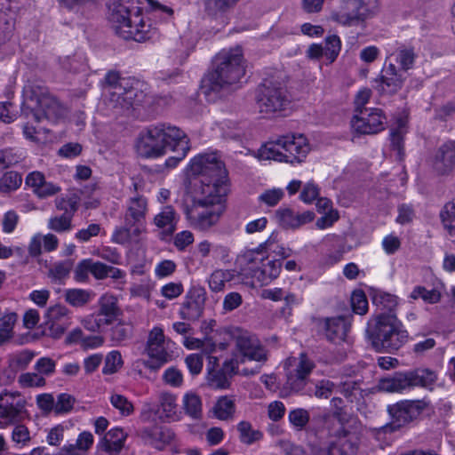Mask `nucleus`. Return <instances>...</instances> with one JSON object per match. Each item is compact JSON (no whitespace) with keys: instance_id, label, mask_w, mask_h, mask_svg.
Returning <instances> with one entry per match:
<instances>
[{"instance_id":"obj_1","label":"nucleus","mask_w":455,"mask_h":455,"mask_svg":"<svg viewBox=\"0 0 455 455\" xmlns=\"http://www.w3.org/2000/svg\"><path fill=\"white\" fill-rule=\"evenodd\" d=\"M189 172L198 176L193 201L223 204L228 191V172L216 153L200 154L191 159Z\"/></svg>"},{"instance_id":"obj_2","label":"nucleus","mask_w":455,"mask_h":455,"mask_svg":"<svg viewBox=\"0 0 455 455\" xmlns=\"http://www.w3.org/2000/svg\"><path fill=\"white\" fill-rule=\"evenodd\" d=\"M143 87L139 80L110 71L105 76V104L115 116L129 114L140 107L149 108L154 97L146 93Z\"/></svg>"},{"instance_id":"obj_3","label":"nucleus","mask_w":455,"mask_h":455,"mask_svg":"<svg viewBox=\"0 0 455 455\" xmlns=\"http://www.w3.org/2000/svg\"><path fill=\"white\" fill-rule=\"evenodd\" d=\"M108 20L115 33L125 39L145 42L157 35L156 28L142 15L132 0H116L109 5Z\"/></svg>"},{"instance_id":"obj_4","label":"nucleus","mask_w":455,"mask_h":455,"mask_svg":"<svg viewBox=\"0 0 455 455\" xmlns=\"http://www.w3.org/2000/svg\"><path fill=\"white\" fill-rule=\"evenodd\" d=\"M215 69L203 81L204 92H215L220 96L228 92L231 87H236L245 74L242 49L224 50L215 58Z\"/></svg>"},{"instance_id":"obj_5","label":"nucleus","mask_w":455,"mask_h":455,"mask_svg":"<svg viewBox=\"0 0 455 455\" xmlns=\"http://www.w3.org/2000/svg\"><path fill=\"white\" fill-rule=\"evenodd\" d=\"M366 337L377 352L393 353L409 339V333L395 314L379 313L368 321Z\"/></svg>"},{"instance_id":"obj_6","label":"nucleus","mask_w":455,"mask_h":455,"mask_svg":"<svg viewBox=\"0 0 455 455\" xmlns=\"http://www.w3.org/2000/svg\"><path fill=\"white\" fill-rule=\"evenodd\" d=\"M309 151L308 140L303 134L290 133L263 144L258 149L256 157L295 164L302 163Z\"/></svg>"},{"instance_id":"obj_7","label":"nucleus","mask_w":455,"mask_h":455,"mask_svg":"<svg viewBox=\"0 0 455 455\" xmlns=\"http://www.w3.org/2000/svg\"><path fill=\"white\" fill-rule=\"evenodd\" d=\"M185 138V132L169 124L150 125L142 131L136 143L138 154L145 158H157L166 154L169 148Z\"/></svg>"},{"instance_id":"obj_8","label":"nucleus","mask_w":455,"mask_h":455,"mask_svg":"<svg viewBox=\"0 0 455 455\" xmlns=\"http://www.w3.org/2000/svg\"><path fill=\"white\" fill-rule=\"evenodd\" d=\"M148 212V200L136 195L127 199L124 214V226L116 228L112 234V241L124 244L138 238L144 230Z\"/></svg>"},{"instance_id":"obj_9","label":"nucleus","mask_w":455,"mask_h":455,"mask_svg":"<svg viewBox=\"0 0 455 455\" xmlns=\"http://www.w3.org/2000/svg\"><path fill=\"white\" fill-rule=\"evenodd\" d=\"M25 101L22 111L26 116L32 117L36 122L47 119L55 123L63 116V108L58 100L46 93L44 89L28 85L24 88Z\"/></svg>"},{"instance_id":"obj_10","label":"nucleus","mask_w":455,"mask_h":455,"mask_svg":"<svg viewBox=\"0 0 455 455\" xmlns=\"http://www.w3.org/2000/svg\"><path fill=\"white\" fill-rule=\"evenodd\" d=\"M255 99L259 112L267 115L284 111L291 102L283 82L276 79H265L258 86Z\"/></svg>"},{"instance_id":"obj_11","label":"nucleus","mask_w":455,"mask_h":455,"mask_svg":"<svg viewBox=\"0 0 455 455\" xmlns=\"http://www.w3.org/2000/svg\"><path fill=\"white\" fill-rule=\"evenodd\" d=\"M429 405L426 399L405 400L388 405L387 411L391 421L385 425L384 433H392L416 419Z\"/></svg>"},{"instance_id":"obj_12","label":"nucleus","mask_w":455,"mask_h":455,"mask_svg":"<svg viewBox=\"0 0 455 455\" xmlns=\"http://www.w3.org/2000/svg\"><path fill=\"white\" fill-rule=\"evenodd\" d=\"M226 335L233 338L235 354L240 357L241 363L254 361L264 363L267 362V351L255 335L238 328L226 331Z\"/></svg>"},{"instance_id":"obj_13","label":"nucleus","mask_w":455,"mask_h":455,"mask_svg":"<svg viewBox=\"0 0 455 455\" xmlns=\"http://www.w3.org/2000/svg\"><path fill=\"white\" fill-rule=\"evenodd\" d=\"M171 339H167L161 326L153 327L148 335L145 354L149 357L143 361V365L153 371L159 370L171 361L172 354L168 351Z\"/></svg>"},{"instance_id":"obj_14","label":"nucleus","mask_w":455,"mask_h":455,"mask_svg":"<svg viewBox=\"0 0 455 455\" xmlns=\"http://www.w3.org/2000/svg\"><path fill=\"white\" fill-rule=\"evenodd\" d=\"M98 304V310L82 320L83 326L92 332H103L119 315L116 297L105 294L100 298Z\"/></svg>"},{"instance_id":"obj_15","label":"nucleus","mask_w":455,"mask_h":455,"mask_svg":"<svg viewBox=\"0 0 455 455\" xmlns=\"http://www.w3.org/2000/svg\"><path fill=\"white\" fill-rule=\"evenodd\" d=\"M315 367V363L305 353L299 356H291L283 363L285 371V386L293 392L304 389L307 377Z\"/></svg>"},{"instance_id":"obj_16","label":"nucleus","mask_w":455,"mask_h":455,"mask_svg":"<svg viewBox=\"0 0 455 455\" xmlns=\"http://www.w3.org/2000/svg\"><path fill=\"white\" fill-rule=\"evenodd\" d=\"M26 401L18 391L0 392V427L5 428L20 422L26 412Z\"/></svg>"},{"instance_id":"obj_17","label":"nucleus","mask_w":455,"mask_h":455,"mask_svg":"<svg viewBox=\"0 0 455 455\" xmlns=\"http://www.w3.org/2000/svg\"><path fill=\"white\" fill-rule=\"evenodd\" d=\"M224 211L223 204H207L193 201L185 214L190 225L198 230H207L214 226Z\"/></svg>"},{"instance_id":"obj_18","label":"nucleus","mask_w":455,"mask_h":455,"mask_svg":"<svg viewBox=\"0 0 455 455\" xmlns=\"http://www.w3.org/2000/svg\"><path fill=\"white\" fill-rule=\"evenodd\" d=\"M335 414H338L336 412ZM336 418V415H334ZM333 425L335 429L330 430L331 435L336 437L323 451L324 455H356L358 451L357 439L354 434L345 428L337 417Z\"/></svg>"},{"instance_id":"obj_19","label":"nucleus","mask_w":455,"mask_h":455,"mask_svg":"<svg viewBox=\"0 0 455 455\" xmlns=\"http://www.w3.org/2000/svg\"><path fill=\"white\" fill-rule=\"evenodd\" d=\"M385 120L379 108L361 109L352 118L351 127L358 134H376L384 130Z\"/></svg>"},{"instance_id":"obj_20","label":"nucleus","mask_w":455,"mask_h":455,"mask_svg":"<svg viewBox=\"0 0 455 455\" xmlns=\"http://www.w3.org/2000/svg\"><path fill=\"white\" fill-rule=\"evenodd\" d=\"M206 300V291L202 287L191 288L182 303L180 315L184 320L196 321L199 319L204 312Z\"/></svg>"},{"instance_id":"obj_21","label":"nucleus","mask_w":455,"mask_h":455,"mask_svg":"<svg viewBox=\"0 0 455 455\" xmlns=\"http://www.w3.org/2000/svg\"><path fill=\"white\" fill-rule=\"evenodd\" d=\"M455 168V141H448L436 151L432 170L436 176H447Z\"/></svg>"},{"instance_id":"obj_22","label":"nucleus","mask_w":455,"mask_h":455,"mask_svg":"<svg viewBox=\"0 0 455 455\" xmlns=\"http://www.w3.org/2000/svg\"><path fill=\"white\" fill-rule=\"evenodd\" d=\"M127 438V434L120 427H115L107 432L96 446V455H118Z\"/></svg>"},{"instance_id":"obj_23","label":"nucleus","mask_w":455,"mask_h":455,"mask_svg":"<svg viewBox=\"0 0 455 455\" xmlns=\"http://www.w3.org/2000/svg\"><path fill=\"white\" fill-rule=\"evenodd\" d=\"M179 215L171 205L164 206L160 212L154 217V224L160 230L159 237L162 240H167L177 229Z\"/></svg>"},{"instance_id":"obj_24","label":"nucleus","mask_w":455,"mask_h":455,"mask_svg":"<svg viewBox=\"0 0 455 455\" xmlns=\"http://www.w3.org/2000/svg\"><path fill=\"white\" fill-rule=\"evenodd\" d=\"M275 217L283 228L296 229L311 222L315 218V213L311 211L299 212L290 208H279L275 212Z\"/></svg>"},{"instance_id":"obj_25","label":"nucleus","mask_w":455,"mask_h":455,"mask_svg":"<svg viewBox=\"0 0 455 455\" xmlns=\"http://www.w3.org/2000/svg\"><path fill=\"white\" fill-rule=\"evenodd\" d=\"M405 80V73L397 69L395 64L390 63L382 70L379 84V90L386 93H395L402 88Z\"/></svg>"},{"instance_id":"obj_26","label":"nucleus","mask_w":455,"mask_h":455,"mask_svg":"<svg viewBox=\"0 0 455 455\" xmlns=\"http://www.w3.org/2000/svg\"><path fill=\"white\" fill-rule=\"evenodd\" d=\"M410 388L420 387L426 389H433L437 380V373L435 371L420 367L406 371Z\"/></svg>"},{"instance_id":"obj_27","label":"nucleus","mask_w":455,"mask_h":455,"mask_svg":"<svg viewBox=\"0 0 455 455\" xmlns=\"http://www.w3.org/2000/svg\"><path fill=\"white\" fill-rule=\"evenodd\" d=\"M350 323L344 316L328 318L325 323V336L334 343L345 340Z\"/></svg>"},{"instance_id":"obj_28","label":"nucleus","mask_w":455,"mask_h":455,"mask_svg":"<svg viewBox=\"0 0 455 455\" xmlns=\"http://www.w3.org/2000/svg\"><path fill=\"white\" fill-rule=\"evenodd\" d=\"M327 243L329 248L323 254L321 263L323 266L331 267L343 259L347 250L345 243L335 237L328 239Z\"/></svg>"},{"instance_id":"obj_29","label":"nucleus","mask_w":455,"mask_h":455,"mask_svg":"<svg viewBox=\"0 0 455 455\" xmlns=\"http://www.w3.org/2000/svg\"><path fill=\"white\" fill-rule=\"evenodd\" d=\"M358 1H352L347 4V8L333 12L331 17L334 20L342 25H353L363 19V13L361 12L360 8H358Z\"/></svg>"},{"instance_id":"obj_30","label":"nucleus","mask_w":455,"mask_h":455,"mask_svg":"<svg viewBox=\"0 0 455 455\" xmlns=\"http://www.w3.org/2000/svg\"><path fill=\"white\" fill-rule=\"evenodd\" d=\"M379 388L387 393H402L411 389L406 371L397 372L391 378L380 379Z\"/></svg>"},{"instance_id":"obj_31","label":"nucleus","mask_w":455,"mask_h":455,"mask_svg":"<svg viewBox=\"0 0 455 455\" xmlns=\"http://www.w3.org/2000/svg\"><path fill=\"white\" fill-rule=\"evenodd\" d=\"M95 297V293L91 290L73 288L67 289L64 291V299L70 306L75 307H83L89 304Z\"/></svg>"},{"instance_id":"obj_32","label":"nucleus","mask_w":455,"mask_h":455,"mask_svg":"<svg viewBox=\"0 0 455 455\" xmlns=\"http://www.w3.org/2000/svg\"><path fill=\"white\" fill-rule=\"evenodd\" d=\"M281 268L282 262L280 259L267 260V263H263L259 268L255 270L253 276L261 283L267 284L279 275Z\"/></svg>"},{"instance_id":"obj_33","label":"nucleus","mask_w":455,"mask_h":455,"mask_svg":"<svg viewBox=\"0 0 455 455\" xmlns=\"http://www.w3.org/2000/svg\"><path fill=\"white\" fill-rule=\"evenodd\" d=\"M176 396L170 393H163L159 398V411L161 418L167 420H178V405Z\"/></svg>"},{"instance_id":"obj_34","label":"nucleus","mask_w":455,"mask_h":455,"mask_svg":"<svg viewBox=\"0 0 455 455\" xmlns=\"http://www.w3.org/2000/svg\"><path fill=\"white\" fill-rule=\"evenodd\" d=\"M235 276V270L216 269L211 274L208 279L209 288L213 292L221 291L224 290L226 283L234 280Z\"/></svg>"},{"instance_id":"obj_35","label":"nucleus","mask_w":455,"mask_h":455,"mask_svg":"<svg viewBox=\"0 0 455 455\" xmlns=\"http://www.w3.org/2000/svg\"><path fill=\"white\" fill-rule=\"evenodd\" d=\"M185 413L193 419H200L203 415V404L200 396L194 393H186L182 398Z\"/></svg>"},{"instance_id":"obj_36","label":"nucleus","mask_w":455,"mask_h":455,"mask_svg":"<svg viewBox=\"0 0 455 455\" xmlns=\"http://www.w3.org/2000/svg\"><path fill=\"white\" fill-rule=\"evenodd\" d=\"M235 411V403L228 396L220 397L212 408L214 417L220 420L233 419Z\"/></svg>"},{"instance_id":"obj_37","label":"nucleus","mask_w":455,"mask_h":455,"mask_svg":"<svg viewBox=\"0 0 455 455\" xmlns=\"http://www.w3.org/2000/svg\"><path fill=\"white\" fill-rule=\"evenodd\" d=\"M236 428L239 433V440L243 444L251 445L263 437L262 432L254 428L249 421H240Z\"/></svg>"},{"instance_id":"obj_38","label":"nucleus","mask_w":455,"mask_h":455,"mask_svg":"<svg viewBox=\"0 0 455 455\" xmlns=\"http://www.w3.org/2000/svg\"><path fill=\"white\" fill-rule=\"evenodd\" d=\"M373 304L379 308V313L395 314L397 297L385 291H376L372 297Z\"/></svg>"},{"instance_id":"obj_39","label":"nucleus","mask_w":455,"mask_h":455,"mask_svg":"<svg viewBox=\"0 0 455 455\" xmlns=\"http://www.w3.org/2000/svg\"><path fill=\"white\" fill-rule=\"evenodd\" d=\"M169 149L174 151L176 155L166 159L165 165L169 168H174L186 157L190 149L189 139L187 134L185 133V138L182 137L180 140L172 144Z\"/></svg>"},{"instance_id":"obj_40","label":"nucleus","mask_w":455,"mask_h":455,"mask_svg":"<svg viewBox=\"0 0 455 455\" xmlns=\"http://www.w3.org/2000/svg\"><path fill=\"white\" fill-rule=\"evenodd\" d=\"M174 436L173 431L168 427H155L150 432V443L156 449L163 450L165 445L172 442Z\"/></svg>"},{"instance_id":"obj_41","label":"nucleus","mask_w":455,"mask_h":455,"mask_svg":"<svg viewBox=\"0 0 455 455\" xmlns=\"http://www.w3.org/2000/svg\"><path fill=\"white\" fill-rule=\"evenodd\" d=\"M17 320L18 315L14 312L6 313L0 317V346L12 339Z\"/></svg>"},{"instance_id":"obj_42","label":"nucleus","mask_w":455,"mask_h":455,"mask_svg":"<svg viewBox=\"0 0 455 455\" xmlns=\"http://www.w3.org/2000/svg\"><path fill=\"white\" fill-rule=\"evenodd\" d=\"M440 218L449 235L455 242V200L443 206Z\"/></svg>"},{"instance_id":"obj_43","label":"nucleus","mask_w":455,"mask_h":455,"mask_svg":"<svg viewBox=\"0 0 455 455\" xmlns=\"http://www.w3.org/2000/svg\"><path fill=\"white\" fill-rule=\"evenodd\" d=\"M309 420L310 413L304 408H295L288 413V421L296 431L304 430Z\"/></svg>"},{"instance_id":"obj_44","label":"nucleus","mask_w":455,"mask_h":455,"mask_svg":"<svg viewBox=\"0 0 455 455\" xmlns=\"http://www.w3.org/2000/svg\"><path fill=\"white\" fill-rule=\"evenodd\" d=\"M35 356V353L29 350H22L9 356V367L14 371L25 370L31 363Z\"/></svg>"},{"instance_id":"obj_45","label":"nucleus","mask_w":455,"mask_h":455,"mask_svg":"<svg viewBox=\"0 0 455 455\" xmlns=\"http://www.w3.org/2000/svg\"><path fill=\"white\" fill-rule=\"evenodd\" d=\"M278 235L276 233H272L271 235L266 240L264 243L261 244V247L270 253L275 254V256L280 257L281 259H285L291 256V250L289 248H285L283 244L278 243L277 239Z\"/></svg>"},{"instance_id":"obj_46","label":"nucleus","mask_w":455,"mask_h":455,"mask_svg":"<svg viewBox=\"0 0 455 455\" xmlns=\"http://www.w3.org/2000/svg\"><path fill=\"white\" fill-rule=\"evenodd\" d=\"M22 183V177L17 172L10 171L5 172L0 179V192L10 193L17 190Z\"/></svg>"},{"instance_id":"obj_47","label":"nucleus","mask_w":455,"mask_h":455,"mask_svg":"<svg viewBox=\"0 0 455 455\" xmlns=\"http://www.w3.org/2000/svg\"><path fill=\"white\" fill-rule=\"evenodd\" d=\"M412 299H421L424 302L428 304L437 303L441 299V293L436 289H427L424 286H415L410 294Z\"/></svg>"},{"instance_id":"obj_48","label":"nucleus","mask_w":455,"mask_h":455,"mask_svg":"<svg viewBox=\"0 0 455 455\" xmlns=\"http://www.w3.org/2000/svg\"><path fill=\"white\" fill-rule=\"evenodd\" d=\"M18 384L22 388L43 387L46 384L44 377L36 372H25L19 376Z\"/></svg>"},{"instance_id":"obj_49","label":"nucleus","mask_w":455,"mask_h":455,"mask_svg":"<svg viewBox=\"0 0 455 455\" xmlns=\"http://www.w3.org/2000/svg\"><path fill=\"white\" fill-rule=\"evenodd\" d=\"M208 383L214 388L225 389L229 387V377L222 371L208 368Z\"/></svg>"},{"instance_id":"obj_50","label":"nucleus","mask_w":455,"mask_h":455,"mask_svg":"<svg viewBox=\"0 0 455 455\" xmlns=\"http://www.w3.org/2000/svg\"><path fill=\"white\" fill-rule=\"evenodd\" d=\"M324 49V57L329 60V62H333L341 49V42L338 36L331 35L325 38V44L323 46Z\"/></svg>"},{"instance_id":"obj_51","label":"nucleus","mask_w":455,"mask_h":455,"mask_svg":"<svg viewBox=\"0 0 455 455\" xmlns=\"http://www.w3.org/2000/svg\"><path fill=\"white\" fill-rule=\"evenodd\" d=\"M133 326L128 323H118L111 329L110 337L114 342L121 343L132 336Z\"/></svg>"},{"instance_id":"obj_52","label":"nucleus","mask_w":455,"mask_h":455,"mask_svg":"<svg viewBox=\"0 0 455 455\" xmlns=\"http://www.w3.org/2000/svg\"><path fill=\"white\" fill-rule=\"evenodd\" d=\"M49 322L72 323L70 311L62 305L51 307L47 311Z\"/></svg>"},{"instance_id":"obj_53","label":"nucleus","mask_w":455,"mask_h":455,"mask_svg":"<svg viewBox=\"0 0 455 455\" xmlns=\"http://www.w3.org/2000/svg\"><path fill=\"white\" fill-rule=\"evenodd\" d=\"M123 365L122 355L118 351H111L105 358V363L102 368V373L110 375L118 371Z\"/></svg>"},{"instance_id":"obj_54","label":"nucleus","mask_w":455,"mask_h":455,"mask_svg":"<svg viewBox=\"0 0 455 455\" xmlns=\"http://www.w3.org/2000/svg\"><path fill=\"white\" fill-rule=\"evenodd\" d=\"M351 306L355 314L365 315L368 312V300L362 290L353 291L351 295Z\"/></svg>"},{"instance_id":"obj_55","label":"nucleus","mask_w":455,"mask_h":455,"mask_svg":"<svg viewBox=\"0 0 455 455\" xmlns=\"http://www.w3.org/2000/svg\"><path fill=\"white\" fill-rule=\"evenodd\" d=\"M71 220L68 215L52 217L48 220V228L58 233L69 231L72 228Z\"/></svg>"},{"instance_id":"obj_56","label":"nucleus","mask_w":455,"mask_h":455,"mask_svg":"<svg viewBox=\"0 0 455 455\" xmlns=\"http://www.w3.org/2000/svg\"><path fill=\"white\" fill-rule=\"evenodd\" d=\"M110 403L123 416H129L134 411L132 402L122 395H112L110 397Z\"/></svg>"},{"instance_id":"obj_57","label":"nucleus","mask_w":455,"mask_h":455,"mask_svg":"<svg viewBox=\"0 0 455 455\" xmlns=\"http://www.w3.org/2000/svg\"><path fill=\"white\" fill-rule=\"evenodd\" d=\"M137 4H147V8H148V11L155 12L156 14L161 15V18L164 20L169 19L173 14V11L172 8L160 4L156 0H138Z\"/></svg>"},{"instance_id":"obj_58","label":"nucleus","mask_w":455,"mask_h":455,"mask_svg":"<svg viewBox=\"0 0 455 455\" xmlns=\"http://www.w3.org/2000/svg\"><path fill=\"white\" fill-rule=\"evenodd\" d=\"M76 399L69 394L62 393L57 396L55 402V413L66 414L71 411L74 407Z\"/></svg>"},{"instance_id":"obj_59","label":"nucleus","mask_w":455,"mask_h":455,"mask_svg":"<svg viewBox=\"0 0 455 455\" xmlns=\"http://www.w3.org/2000/svg\"><path fill=\"white\" fill-rule=\"evenodd\" d=\"M36 371L41 376H52L55 372L56 361L48 356L40 357L34 366Z\"/></svg>"},{"instance_id":"obj_60","label":"nucleus","mask_w":455,"mask_h":455,"mask_svg":"<svg viewBox=\"0 0 455 455\" xmlns=\"http://www.w3.org/2000/svg\"><path fill=\"white\" fill-rule=\"evenodd\" d=\"M238 260L240 264L244 267V270L248 269L255 272L257 268H259L258 265L261 263L262 259L259 258V252L250 251L241 255ZM254 273H252V275Z\"/></svg>"},{"instance_id":"obj_61","label":"nucleus","mask_w":455,"mask_h":455,"mask_svg":"<svg viewBox=\"0 0 455 455\" xmlns=\"http://www.w3.org/2000/svg\"><path fill=\"white\" fill-rule=\"evenodd\" d=\"M415 54L412 49H399L396 54V61L401 66L400 70L404 73L410 69L414 63Z\"/></svg>"},{"instance_id":"obj_62","label":"nucleus","mask_w":455,"mask_h":455,"mask_svg":"<svg viewBox=\"0 0 455 455\" xmlns=\"http://www.w3.org/2000/svg\"><path fill=\"white\" fill-rule=\"evenodd\" d=\"M55 204L58 210L64 212L62 215H68L71 218L78 209V202L74 197L57 198Z\"/></svg>"},{"instance_id":"obj_63","label":"nucleus","mask_w":455,"mask_h":455,"mask_svg":"<svg viewBox=\"0 0 455 455\" xmlns=\"http://www.w3.org/2000/svg\"><path fill=\"white\" fill-rule=\"evenodd\" d=\"M72 267L70 261H62L55 264L49 270V276L55 281H61L68 277Z\"/></svg>"},{"instance_id":"obj_64","label":"nucleus","mask_w":455,"mask_h":455,"mask_svg":"<svg viewBox=\"0 0 455 455\" xmlns=\"http://www.w3.org/2000/svg\"><path fill=\"white\" fill-rule=\"evenodd\" d=\"M335 388V384L329 379H322L316 382L314 395L320 399L329 398Z\"/></svg>"}]
</instances>
